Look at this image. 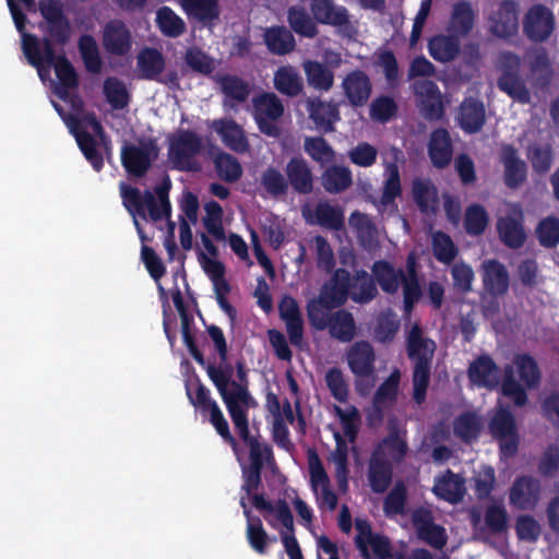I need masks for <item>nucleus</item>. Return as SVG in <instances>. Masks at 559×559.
<instances>
[{
	"label": "nucleus",
	"instance_id": "obj_1",
	"mask_svg": "<svg viewBox=\"0 0 559 559\" xmlns=\"http://www.w3.org/2000/svg\"><path fill=\"white\" fill-rule=\"evenodd\" d=\"M14 24L22 36V49L27 61L37 69L43 82L49 80L56 95L66 103V107L52 102L71 133L75 136L79 147L92 164L99 170L103 165L100 143L102 128L94 116L83 111L82 100L71 93L76 85L73 68L62 56L52 51L49 40L40 44L38 39L24 32V16L13 0H7Z\"/></svg>",
	"mask_w": 559,
	"mask_h": 559
},
{
	"label": "nucleus",
	"instance_id": "obj_2",
	"mask_svg": "<svg viewBox=\"0 0 559 559\" xmlns=\"http://www.w3.org/2000/svg\"><path fill=\"white\" fill-rule=\"evenodd\" d=\"M207 374L217 388L239 436L249 449L250 466L261 467L269 460L270 450L259 438L250 436L248 431L246 413L254 405V401L242 384L231 380L233 368L229 365L222 362L209 366Z\"/></svg>",
	"mask_w": 559,
	"mask_h": 559
},
{
	"label": "nucleus",
	"instance_id": "obj_3",
	"mask_svg": "<svg viewBox=\"0 0 559 559\" xmlns=\"http://www.w3.org/2000/svg\"><path fill=\"white\" fill-rule=\"evenodd\" d=\"M376 286L371 283L366 272L358 273L349 280L348 273L338 270L332 281L326 284L318 299L308 305V316L312 324L318 329L328 326V311L332 307L343 304L349 295L357 302H366L374 297Z\"/></svg>",
	"mask_w": 559,
	"mask_h": 559
},
{
	"label": "nucleus",
	"instance_id": "obj_4",
	"mask_svg": "<svg viewBox=\"0 0 559 559\" xmlns=\"http://www.w3.org/2000/svg\"><path fill=\"white\" fill-rule=\"evenodd\" d=\"M372 273L383 292L394 294L403 287L405 311L409 312L420 297V287L415 271L414 254H409L406 272L395 269L389 262L379 261L373 264Z\"/></svg>",
	"mask_w": 559,
	"mask_h": 559
},
{
	"label": "nucleus",
	"instance_id": "obj_5",
	"mask_svg": "<svg viewBox=\"0 0 559 559\" xmlns=\"http://www.w3.org/2000/svg\"><path fill=\"white\" fill-rule=\"evenodd\" d=\"M540 373L535 360L527 355H516L512 362L504 367L501 394L510 399L515 406L527 403L526 391L535 388Z\"/></svg>",
	"mask_w": 559,
	"mask_h": 559
},
{
	"label": "nucleus",
	"instance_id": "obj_6",
	"mask_svg": "<svg viewBox=\"0 0 559 559\" xmlns=\"http://www.w3.org/2000/svg\"><path fill=\"white\" fill-rule=\"evenodd\" d=\"M121 197L123 199L124 206L133 216L134 225L142 241H145L146 237L142 233L139 217L146 218V216H150L152 221H158L164 216H167L169 213V203L165 191L163 189H158L156 197L150 192L141 195L136 189L122 186Z\"/></svg>",
	"mask_w": 559,
	"mask_h": 559
},
{
	"label": "nucleus",
	"instance_id": "obj_7",
	"mask_svg": "<svg viewBox=\"0 0 559 559\" xmlns=\"http://www.w3.org/2000/svg\"><path fill=\"white\" fill-rule=\"evenodd\" d=\"M252 504L260 511L265 521L282 536L289 559H302V555L293 531V516L285 502H270L261 496L252 497Z\"/></svg>",
	"mask_w": 559,
	"mask_h": 559
},
{
	"label": "nucleus",
	"instance_id": "obj_8",
	"mask_svg": "<svg viewBox=\"0 0 559 559\" xmlns=\"http://www.w3.org/2000/svg\"><path fill=\"white\" fill-rule=\"evenodd\" d=\"M376 354L367 342H357L346 353V362L355 378V389L362 395H368L376 384Z\"/></svg>",
	"mask_w": 559,
	"mask_h": 559
},
{
	"label": "nucleus",
	"instance_id": "obj_9",
	"mask_svg": "<svg viewBox=\"0 0 559 559\" xmlns=\"http://www.w3.org/2000/svg\"><path fill=\"white\" fill-rule=\"evenodd\" d=\"M497 70L499 88L519 103H530V92L519 76L520 58L511 52L500 53L497 59Z\"/></svg>",
	"mask_w": 559,
	"mask_h": 559
},
{
	"label": "nucleus",
	"instance_id": "obj_10",
	"mask_svg": "<svg viewBox=\"0 0 559 559\" xmlns=\"http://www.w3.org/2000/svg\"><path fill=\"white\" fill-rule=\"evenodd\" d=\"M489 430L498 440L500 452L503 456H512L516 453L520 436L513 414L499 404L489 420Z\"/></svg>",
	"mask_w": 559,
	"mask_h": 559
},
{
	"label": "nucleus",
	"instance_id": "obj_11",
	"mask_svg": "<svg viewBox=\"0 0 559 559\" xmlns=\"http://www.w3.org/2000/svg\"><path fill=\"white\" fill-rule=\"evenodd\" d=\"M284 108L280 98L273 93H263L252 99V115L260 131L269 136H278L281 131L277 120Z\"/></svg>",
	"mask_w": 559,
	"mask_h": 559
},
{
	"label": "nucleus",
	"instance_id": "obj_12",
	"mask_svg": "<svg viewBox=\"0 0 559 559\" xmlns=\"http://www.w3.org/2000/svg\"><path fill=\"white\" fill-rule=\"evenodd\" d=\"M158 150L151 139L127 143L121 152L122 164L133 175H142L157 157Z\"/></svg>",
	"mask_w": 559,
	"mask_h": 559
},
{
	"label": "nucleus",
	"instance_id": "obj_13",
	"mask_svg": "<svg viewBox=\"0 0 559 559\" xmlns=\"http://www.w3.org/2000/svg\"><path fill=\"white\" fill-rule=\"evenodd\" d=\"M523 212L516 204H506L497 223V229L501 240L509 247L518 248L525 240V231L522 227Z\"/></svg>",
	"mask_w": 559,
	"mask_h": 559
},
{
	"label": "nucleus",
	"instance_id": "obj_14",
	"mask_svg": "<svg viewBox=\"0 0 559 559\" xmlns=\"http://www.w3.org/2000/svg\"><path fill=\"white\" fill-rule=\"evenodd\" d=\"M355 528L357 532L355 537L357 547L366 559H370L371 557L386 559L391 557L389 540L384 536L372 533L366 520L357 519Z\"/></svg>",
	"mask_w": 559,
	"mask_h": 559
},
{
	"label": "nucleus",
	"instance_id": "obj_15",
	"mask_svg": "<svg viewBox=\"0 0 559 559\" xmlns=\"http://www.w3.org/2000/svg\"><path fill=\"white\" fill-rule=\"evenodd\" d=\"M201 142L193 133L178 132L170 139L169 157L180 169H191L193 157L200 152Z\"/></svg>",
	"mask_w": 559,
	"mask_h": 559
},
{
	"label": "nucleus",
	"instance_id": "obj_16",
	"mask_svg": "<svg viewBox=\"0 0 559 559\" xmlns=\"http://www.w3.org/2000/svg\"><path fill=\"white\" fill-rule=\"evenodd\" d=\"M308 465L311 487L314 495L317 496L319 503L325 506L330 510H333L337 503L336 496L331 490L330 479L322 466L321 461L312 451L308 453Z\"/></svg>",
	"mask_w": 559,
	"mask_h": 559
},
{
	"label": "nucleus",
	"instance_id": "obj_17",
	"mask_svg": "<svg viewBox=\"0 0 559 559\" xmlns=\"http://www.w3.org/2000/svg\"><path fill=\"white\" fill-rule=\"evenodd\" d=\"M40 12L45 20L43 28L49 33L51 40L63 44L70 37V26L61 13L58 0H40Z\"/></svg>",
	"mask_w": 559,
	"mask_h": 559
},
{
	"label": "nucleus",
	"instance_id": "obj_18",
	"mask_svg": "<svg viewBox=\"0 0 559 559\" xmlns=\"http://www.w3.org/2000/svg\"><path fill=\"white\" fill-rule=\"evenodd\" d=\"M540 496L539 483L527 476L515 479L509 492L510 504L521 510L534 509Z\"/></svg>",
	"mask_w": 559,
	"mask_h": 559
},
{
	"label": "nucleus",
	"instance_id": "obj_19",
	"mask_svg": "<svg viewBox=\"0 0 559 559\" xmlns=\"http://www.w3.org/2000/svg\"><path fill=\"white\" fill-rule=\"evenodd\" d=\"M209 127L216 132L222 142L230 150L243 153L248 151L249 143L243 129L230 119H216L209 122Z\"/></svg>",
	"mask_w": 559,
	"mask_h": 559
},
{
	"label": "nucleus",
	"instance_id": "obj_20",
	"mask_svg": "<svg viewBox=\"0 0 559 559\" xmlns=\"http://www.w3.org/2000/svg\"><path fill=\"white\" fill-rule=\"evenodd\" d=\"M415 95L417 105L425 117L438 119L442 116L443 104L441 93L435 83L430 81H419L415 85Z\"/></svg>",
	"mask_w": 559,
	"mask_h": 559
},
{
	"label": "nucleus",
	"instance_id": "obj_21",
	"mask_svg": "<svg viewBox=\"0 0 559 559\" xmlns=\"http://www.w3.org/2000/svg\"><path fill=\"white\" fill-rule=\"evenodd\" d=\"M554 28L552 13L540 5L533 7L526 14L524 31L534 40H544Z\"/></svg>",
	"mask_w": 559,
	"mask_h": 559
},
{
	"label": "nucleus",
	"instance_id": "obj_22",
	"mask_svg": "<svg viewBox=\"0 0 559 559\" xmlns=\"http://www.w3.org/2000/svg\"><path fill=\"white\" fill-rule=\"evenodd\" d=\"M342 88L352 106H364L371 95L372 86L364 72L353 71L344 78Z\"/></svg>",
	"mask_w": 559,
	"mask_h": 559
},
{
	"label": "nucleus",
	"instance_id": "obj_23",
	"mask_svg": "<svg viewBox=\"0 0 559 559\" xmlns=\"http://www.w3.org/2000/svg\"><path fill=\"white\" fill-rule=\"evenodd\" d=\"M483 283L487 295L501 296L507 293L509 287V276L500 263L489 260L483 263L481 266Z\"/></svg>",
	"mask_w": 559,
	"mask_h": 559
},
{
	"label": "nucleus",
	"instance_id": "obj_24",
	"mask_svg": "<svg viewBox=\"0 0 559 559\" xmlns=\"http://www.w3.org/2000/svg\"><path fill=\"white\" fill-rule=\"evenodd\" d=\"M518 15L515 7L511 3L501 5L495 11L488 21V27L492 35L507 38L518 31Z\"/></svg>",
	"mask_w": 559,
	"mask_h": 559
},
{
	"label": "nucleus",
	"instance_id": "obj_25",
	"mask_svg": "<svg viewBox=\"0 0 559 559\" xmlns=\"http://www.w3.org/2000/svg\"><path fill=\"white\" fill-rule=\"evenodd\" d=\"M103 45L111 53L123 55L131 48V35L120 21L109 22L103 32Z\"/></svg>",
	"mask_w": 559,
	"mask_h": 559
},
{
	"label": "nucleus",
	"instance_id": "obj_26",
	"mask_svg": "<svg viewBox=\"0 0 559 559\" xmlns=\"http://www.w3.org/2000/svg\"><path fill=\"white\" fill-rule=\"evenodd\" d=\"M180 5L188 16L207 26H213L221 13L218 0H180Z\"/></svg>",
	"mask_w": 559,
	"mask_h": 559
},
{
	"label": "nucleus",
	"instance_id": "obj_27",
	"mask_svg": "<svg viewBox=\"0 0 559 559\" xmlns=\"http://www.w3.org/2000/svg\"><path fill=\"white\" fill-rule=\"evenodd\" d=\"M191 401L197 406H202L210 414V420L216 431L227 441L233 443L229 435L228 424L223 416L222 411L215 402L209 397V392L203 386H198L195 396H191Z\"/></svg>",
	"mask_w": 559,
	"mask_h": 559
},
{
	"label": "nucleus",
	"instance_id": "obj_28",
	"mask_svg": "<svg viewBox=\"0 0 559 559\" xmlns=\"http://www.w3.org/2000/svg\"><path fill=\"white\" fill-rule=\"evenodd\" d=\"M413 521L420 538L436 548H441L447 536L444 528L431 523L430 513L426 510H418L413 514Z\"/></svg>",
	"mask_w": 559,
	"mask_h": 559
},
{
	"label": "nucleus",
	"instance_id": "obj_29",
	"mask_svg": "<svg viewBox=\"0 0 559 559\" xmlns=\"http://www.w3.org/2000/svg\"><path fill=\"white\" fill-rule=\"evenodd\" d=\"M311 11L316 21L333 26H344L348 23L347 10L335 5L330 0H313Z\"/></svg>",
	"mask_w": 559,
	"mask_h": 559
},
{
	"label": "nucleus",
	"instance_id": "obj_30",
	"mask_svg": "<svg viewBox=\"0 0 559 559\" xmlns=\"http://www.w3.org/2000/svg\"><path fill=\"white\" fill-rule=\"evenodd\" d=\"M280 314L286 323L290 342L299 344L302 336V319L296 300L284 297L280 302Z\"/></svg>",
	"mask_w": 559,
	"mask_h": 559
},
{
	"label": "nucleus",
	"instance_id": "obj_31",
	"mask_svg": "<svg viewBox=\"0 0 559 559\" xmlns=\"http://www.w3.org/2000/svg\"><path fill=\"white\" fill-rule=\"evenodd\" d=\"M461 128L468 132H477L485 122V108L481 102L465 99L461 105L459 117Z\"/></svg>",
	"mask_w": 559,
	"mask_h": 559
},
{
	"label": "nucleus",
	"instance_id": "obj_32",
	"mask_svg": "<svg viewBox=\"0 0 559 559\" xmlns=\"http://www.w3.org/2000/svg\"><path fill=\"white\" fill-rule=\"evenodd\" d=\"M433 492L437 497L455 503L465 493L464 481L457 475L447 472L436 478Z\"/></svg>",
	"mask_w": 559,
	"mask_h": 559
},
{
	"label": "nucleus",
	"instance_id": "obj_33",
	"mask_svg": "<svg viewBox=\"0 0 559 559\" xmlns=\"http://www.w3.org/2000/svg\"><path fill=\"white\" fill-rule=\"evenodd\" d=\"M468 377L479 386L493 388L498 384L497 367L487 356H481L471 364Z\"/></svg>",
	"mask_w": 559,
	"mask_h": 559
},
{
	"label": "nucleus",
	"instance_id": "obj_34",
	"mask_svg": "<svg viewBox=\"0 0 559 559\" xmlns=\"http://www.w3.org/2000/svg\"><path fill=\"white\" fill-rule=\"evenodd\" d=\"M424 361L416 362L414 370V399L421 403L426 395L429 381V362L435 352L433 342H424Z\"/></svg>",
	"mask_w": 559,
	"mask_h": 559
},
{
	"label": "nucleus",
	"instance_id": "obj_35",
	"mask_svg": "<svg viewBox=\"0 0 559 559\" xmlns=\"http://www.w3.org/2000/svg\"><path fill=\"white\" fill-rule=\"evenodd\" d=\"M501 162L504 166V181L509 187H518L526 176V167L515 151L510 146H504L501 151Z\"/></svg>",
	"mask_w": 559,
	"mask_h": 559
},
{
	"label": "nucleus",
	"instance_id": "obj_36",
	"mask_svg": "<svg viewBox=\"0 0 559 559\" xmlns=\"http://www.w3.org/2000/svg\"><path fill=\"white\" fill-rule=\"evenodd\" d=\"M429 156L436 167L442 168L452 157V147L449 133L445 130H436L428 145Z\"/></svg>",
	"mask_w": 559,
	"mask_h": 559
},
{
	"label": "nucleus",
	"instance_id": "obj_37",
	"mask_svg": "<svg viewBox=\"0 0 559 559\" xmlns=\"http://www.w3.org/2000/svg\"><path fill=\"white\" fill-rule=\"evenodd\" d=\"M286 175L290 185L299 192L308 193L312 189V174L302 158H292L286 166Z\"/></svg>",
	"mask_w": 559,
	"mask_h": 559
},
{
	"label": "nucleus",
	"instance_id": "obj_38",
	"mask_svg": "<svg viewBox=\"0 0 559 559\" xmlns=\"http://www.w3.org/2000/svg\"><path fill=\"white\" fill-rule=\"evenodd\" d=\"M309 112L317 128L323 131H332L333 124L340 119L337 106L332 103L310 100Z\"/></svg>",
	"mask_w": 559,
	"mask_h": 559
},
{
	"label": "nucleus",
	"instance_id": "obj_39",
	"mask_svg": "<svg viewBox=\"0 0 559 559\" xmlns=\"http://www.w3.org/2000/svg\"><path fill=\"white\" fill-rule=\"evenodd\" d=\"M335 450L330 455V461L334 465L335 477L341 490H346L348 486V464L347 445L340 432H334Z\"/></svg>",
	"mask_w": 559,
	"mask_h": 559
},
{
	"label": "nucleus",
	"instance_id": "obj_40",
	"mask_svg": "<svg viewBox=\"0 0 559 559\" xmlns=\"http://www.w3.org/2000/svg\"><path fill=\"white\" fill-rule=\"evenodd\" d=\"M240 504L243 509V513L247 518V539L252 547V549L259 554H265L269 544L272 542V539L266 534L265 530L263 528L261 522L259 520L253 521L250 518L249 510L246 504V499L241 497Z\"/></svg>",
	"mask_w": 559,
	"mask_h": 559
},
{
	"label": "nucleus",
	"instance_id": "obj_41",
	"mask_svg": "<svg viewBox=\"0 0 559 559\" xmlns=\"http://www.w3.org/2000/svg\"><path fill=\"white\" fill-rule=\"evenodd\" d=\"M275 88L285 95L295 96L302 90V80L295 68L283 66L274 73Z\"/></svg>",
	"mask_w": 559,
	"mask_h": 559
},
{
	"label": "nucleus",
	"instance_id": "obj_42",
	"mask_svg": "<svg viewBox=\"0 0 559 559\" xmlns=\"http://www.w3.org/2000/svg\"><path fill=\"white\" fill-rule=\"evenodd\" d=\"M402 191L401 178L397 166L394 163H386L383 173V189L380 204L383 207L391 206Z\"/></svg>",
	"mask_w": 559,
	"mask_h": 559
},
{
	"label": "nucleus",
	"instance_id": "obj_43",
	"mask_svg": "<svg viewBox=\"0 0 559 559\" xmlns=\"http://www.w3.org/2000/svg\"><path fill=\"white\" fill-rule=\"evenodd\" d=\"M219 86L225 94V107L234 108L236 104L246 100L249 88L241 80L231 75H224L217 79Z\"/></svg>",
	"mask_w": 559,
	"mask_h": 559
},
{
	"label": "nucleus",
	"instance_id": "obj_44",
	"mask_svg": "<svg viewBox=\"0 0 559 559\" xmlns=\"http://www.w3.org/2000/svg\"><path fill=\"white\" fill-rule=\"evenodd\" d=\"M199 262L211 278L214 289L217 295L226 294L229 289L227 282L224 278L225 269L222 262H219L216 255L207 257L204 251L199 254Z\"/></svg>",
	"mask_w": 559,
	"mask_h": 559
},
{
	"label": "nucleus",
	"instance_id": "obj_45",
	"mask_svg": "<svg viewBox=\"0 0 559 559\" xmlns=\"http://www.w3.org/2000/svg\"><path fill=\"white\" fill-rule=\"evenodd\" d=\"M155 21L159 31L168 37H178L186 31L185 21L168 7L157 10Z\"/></svg>",
	"mask_w": 559,
	"mask_h": 559
},
{
	"label": "nucleus",
	"instance_id": "obj_46",
	"mask_svg": "<svg viewBox=\"0 0 559 559\" xmlns=\"http://www.w3.org/2000/svg\"><path fill=\"white\" fill-rule=\"evenodd\" d=\"M413 194L418 206L424 212H435L438 207V194L435 186L426 179L413 182Z\"/></svg>",
	"mask_w": 559,
	"mask_h": 559
},
{
	"label": "nucleus",
	"instance_id": "obj_47",
	"mask_svg": "<svg viewBox=\"0 0 559 559\" xmlns=\"http://www.w3.org/2000/svg\"><path fill=\"white\" fill-rule=\"evenodd\" d=\"M405 451V441L400 436H393L378 447L372 457L379 454V463L391 467L393 462H397L403 457Z\"/></svg>",
	"mask_w": 559,
	"mask_h": 559
},
{
	"label": "nucleus",
	"instance_id": "obj_48",
	"mask_svg": "<svg viewBox=\"0 0 559 559\" xmlns=\"http://www.w3.org/2000/svg\"><path fill=\"white\" fill-rule=\"evenodd\" d=\"M265 43L269 49L277 55L292 51L295 47L294 36L285 27H272L265 32Z\"/></svg>",
	"mask_w": 559,
	"mask_h": 559
},
{
	"label": "nucleus",
	"instance_id": "obj_49",
	"mask_svg": "<svg viewBox=\"0 0 559 559\" xmlns=\"http://www.w3.org/2000/svg\"><path fill=\"white\" fill-rule=\"evenodd\" d=\"M304 70L308 83L317 90L328 91L334 82L333 73L317 61H306Z\"/></svg>",
	"mask_w": 559,
	"mask_h": 559
},
{
	"label": "nucleus",
	"instance_id": "obj_50",
	"mask_svg": "<svg viewBox=\"0 0 559 559\" xmlns=\"http://www.w3.org/2000/svg\"><path fill=\"white\" fill-rule=\"evenodd\" d=\"M352 183V173L344 166L329 167L322 175V185L329 192H340Z\"/></svg>",
	"mask_w": 559,
	"mask_h": 559
},
{
	"label": "nucleus",
	"instance_id": "obj_51",
	"mask_svg": "<svg viewBox=\"0 0 559 559\" xmlns=\"http://www.w3.org/2000/svg\"><path fill=\"white\" fill-rule=\"evenodd\" d=\"M459 48L457 38L451 36H437L429 44L431 56L442 62L452 60L457 55Z\"/></svg>",
	"mask_w": 559,
	"mask_h": 559
},
{
	"label": "nucleus",
	"instance_id": "obj_52",
	"mask_svg": "<svg viewBox=\"0 0 559 559\" xmlns=\"http://www.w3.org/2000/svg\"><path fill=\"white\" fill-rule=\"evenodd\" d=\"M474 11L466 2L454 5L450 29L456 35H466L474 24Z\"/></svg>",
	"mask_w": 559,
	"mask_h": 559
},
{
	"label": "nucleus",
	"instance_id": "obj_53",
	"mask_svg": "<svg viewBox=\"0 0 559 559\" xmlns=\"http://www.w3.org/2000/svg\"><path fill=\"white\" fill-rule=\"evenodd\" d=\"M530 76L532 84L544 87L549 82L551 70L548 59L543 52H535L528 56Z\"/></svg>",
	"mask_w": 559,
	"mask_h": 559
},
{
	"label": "nucleus",
	"instance_id": "obj_54",
	"mask_svg": "<svg viewBox=\"0 0 559 559\" xmlns=\"http://www.w3.org/2000/svg\"><path fill=\"white\" fill-rule=\"evenodd\" d=\"M489 223V216L485 207L472 204L465 211L464 227L467 234L476 236L485 231Z\"/></svg>",
	"mask_w": 559,
	"mask_h": 559
},
{
	"label": "nucleus",
	"instance_id": "obj_55",
	"mask_svg": "<svg viewBox=\"0 0 559 559\" xmlns=\"http://www.w3.org/2000/svg\"><path fill=\"white\" fill-rule=\"evenodd\" d=\"M349 226L364 246H373L378 231L366 215L358 212L353 213L349 218Z\"/></svg>",
	"mask_w": 559,
	"mask_h": 559
},
{
	"label": "nucleus",
	"instance_id": "obj_56",
	"mask_svg": "<svg viewBox=\"0 0 559 559\" xmlns=\"http://www.w3.org/2000/svg\"><path fill=\"white\" fill-rule=\"evenodd\" d=\"M328 326L331 334L343 342L352 340L355 335L354 320L349 313L344 311L336 312L330 319Z\"/></svg>",
	"mask_w": 559,
	"mask_h": 559
},
{
	"label": "nucleus",
	"instance_id": "obj_57",
	"mask_svg": "<svg viewBox=\"0 0 559 559\" xmlns=\"http://www.w3.org/2000/svg\"><path fill=\"white\" fill-rule=\"evenodd\" d=\"M288 22L290 27L306 37H313L317 34L314 21L306 13L302 8L293 7L288 12Z\"/></svg>",
	"mask_w": 559,
	"mask_h": 559
},
{
	"label": "nucleus",
	"instance_id": "obj_58",
	"mask_svg": "<svg viewBox=\"0 0 559 559\" xmlns=\"http://www.w3.org/2000/svg\"><path fill=\"white\" fill-rule=\"evenodd\" d=\"M335 413L340 419L345 437L353 442L360 424V415L356 407L347 405L345 407L335 406Z\"/></svg>",
	"mask_w": 559,
	"mask_h": 559
},
{
	"label": "nucleus",
	"instance_id": "obj_59",
	"mask_svg": "<svg viewBox=\"0 0 559 559\" xmlns=\"http://www.w3.org/2000/svg\"><path fill=\"white\" fill-rule=\"evenodd\" d=\"M400 378V372L394 370L380 385L373 399V404L377 409H380L395 400L399 392Z\"/></svg>",
	"mask_w": 559,
	"mask_h": 559
},
{
	"label": "nucleus",
	"instance_id": "obj_60",
	"mask_svg": "<svg viewBox=\"0 0 559 559\" xmlns=\"http://www.w3.org/2000/svg\"><path fill=\"white\" fill-rule=\"evenodd\" d=\"M205 216L203 217V224L206 230L216 239H223L225 237L222 218L223 210L214 201H210L204 205Z\"/></svg>",
	"mask_w": 559,
	"mask_h": 559
},
{
	"label": "nucleus",
	"instance_id": "obj_61",
	"mask_svg": "<svg viewBox=\"0 0 559 559\" xmlns=\"http://www.w3.org/2000/svg\"><path fill=\"white\" fill-rule=\"evenodd\" d=\"M379 457L371 459L368 479L373 491L383 492L391 480V467L379 463Z\"/></svg>",
	"mask_w": 559,
	"mask_h": 559
},
{
	"label": "nucleus",
	"instance_id": "obj_62",
	"mask_svg": "<svg viewBox=\"0 0 559 559\" xmlns=\"http://www.w3.org/2000/svg\"><path fill=\"white\" fill-rule=\"evenodd\" d=\"M304 147L313 160L322 165L329 164L334 159V151L322 138H307Z\"/></svg>",
	"mask_w": 559,
	"mask_h": 559
},
{
	"label": "nucleus",
	"instance_id": "obj_63",
	"mask_svg": "<svg viewBox=\"0 0 559 559\" xmlns=\"http://www.w3.org/2000/svg\"><path fill=\"white\" fill-rule=\"evenodd\" d=\"M481 427L480 418L475 414H465L454 423V435L464 441H471L478 436Z\"/></svg>",
	"mask_w": 559,
	"mask_h": 559
},
{
	"label": "nucleus",
	"instance_id": "obj_64",
	"mask_svg": "<svg viewBox=\"0 0 559 559\" xmlns=\"http://www.w3.org/2000/svg\"><path fill=\"white\" fill-rule=\"evenodd\" d=\"M218 176L228 181L237 180L242 173L238 160L227 153H218L214 159Z\"/></svg>",
	"mask_w": 559,
	"mask_h": 559
}]
</instances>
